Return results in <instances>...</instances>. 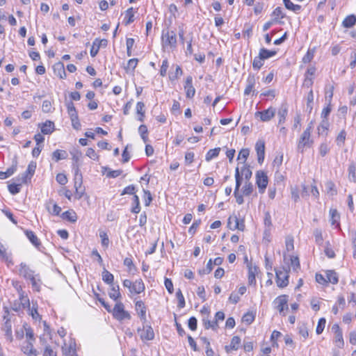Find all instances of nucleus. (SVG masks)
Returning <instances> with one entry per match:
<instances>
[{
  "label": "nucleus",
  "instance_id": "nucleus-1",
  "mask_svg": "<svg viewBox=\"0 0 356 356\" xmlns=\"http://www.w3.org/2000/svg\"><path fill=\"white\" fill-rule=\"evenodd\" d=\"M313 127V122H311L300 135L297 143L298 152L303 153L305 149L309 148L313 145L314 140L311 138Z\"/></svg>",
  "mask_w": 356,
  "mask_h": 356
},
{
  "label": "nucleus",
  "instance_id": "nucleus-2",
  "mask_svg": "<svg viewBox=\"0 0 356 356\" xmlns=\"http://www.w3.org/2000/svg\"><path fill=\"white\" fill-rule=\"evenodd\" d=\"M30 300L29 297L25 295V292L20 289L19 297L15 300L11 305L12 310L18 313L19 315L24 314V310L29 308Z\"/></svg>",
  "mask_w": 356,
  "mask_h": 356
},
{
  "label": "nucleus",
  "instance_id": "nucleus-3",
  "mask_svg": "<svg viewBox=\"0 0 356 356\" xmlns=\"http://www.w3.org/2000/svg\"><path fill=\"white\" fill-rule=\"evenodd\" d=\"M162 45L164 49H175L177 47V35L172 30H163L161 35Z\"/></svg>",
  "mask_w": 356,
  "mask_h": 356
},
{
  "label": "nucleus",
  "instance_id": "nucleus-4",
  "mask_svg": "<svg viewBox=\"0 0 356 356\" xmlns=\"http://www.w3.org/2000/svg\"><path fill=\"white\" fill-rule=\"evenodd\" d=\"M111 313L114 318L118 321L124 320H130L131 314L124 309V305L122 302H117L114 307L111 310Z\"/></svg>",
  "mask_w": 356,
  "mask_h": 356
},
{
  "label": "nucleus",
  "instance_id": "nucleus-5",
  "mask_svg": "<svg viewBox=\"0 0 356 356\" xmlns=\"http://www.w3.org/2000/svg\"><path fill=\"white\" fill-rule=\"evenodd\" d=\"M288 296L281 295L277 297L273 302L274 307L283 316H285L284 311L288 309Z\"/></svg>",
  "mask_w": 356,
  "mask_h": 356
},
{
  "label": "nucleus",
  "instance_id": "nucleus-6",
  "mask_svg": "<svg viewBox=\"0 0 356 356\" xmlns=\"http://www.w3.org/2000/svg\"><path fill=\"white\" fill-rule=\"evenodd\" d=\"M140 338L142 341H152L154 338V332L152 326L143 324V327H138L137 330Z\"/></svg>",
  "mask_w": 356,
  "mask_h": 356
},
{
  "label": "nucleus",
  "instance_id": "nucleus-7",
  "mask_svg": "<svg viewBox=\"0 0 356 356\" xmlns=\"http://www.w3.org/2000/svg\"><path fill=\"white\" fill-rule=\"evenodd\" d=\"M276 282L279 287L284 288L289 284V272L284 268L275 270Z\"/></svg>",
  "mask_w": 356,
  "mask_h": 356
},
{
  "label": "nucleus",
  "instance_id": "nucleus-8",
  "mask_svg": "<svg viewBox=\"0 0 356 356\" xmlns=\"http://www.w3.org/2000/svg\"><path fill=\"white\" fill-rule=\"evenodd\" d=\"M268 183V177L266 172L259 170L256 173V184L260 193H264Z\"/></svg>",
  "mask_w": 356,
  "mask_h": 356
},
{
  "label": "nucleus",
  "instance_id": "nucleus-9",
  "mask_svg": "<svg viewBox=\"0 0 356 356\" xmlns=\"http://www.w3.org/2000/svg\"><path fill=\"white\" fill-rule=\"evenodd\" d=\"M275 114V109L273 107H270L263 111H257L255 113V117L259 118L263 122H268L270 120Z\"/></svg>",
  "mask_w": 356,
  "mask_h": 356
},
{
  "label": "nucleus",
  "instance_id": "nucleus-10",
  "mask_svg": "<svg viewBox=\"0 0 356 356\" xmlns=\"http://www.w3.org/2000/svg\"><path fill=\"white\" fill-rule=\"evenodd\" d=\"M136 311L143 324L147 323V307L142 300H137L135 304Z\"/></svg>",
  "mask_w": 356,
  "mask_h": 356
},
{
  "label": "nucleus",
  "instance_id": "nucleus-11",
  "mask_svg": "<svg viewBox=\"0 0 356 356\" xmlns=\"http://www.w3.org/2000/svg\"><path fill=\"white\" fill-rule=\"evenodd\" d=\"M248 269V284L250 285L256 284V275L259 272V268L256 265H253L251 262L247 264Z\"/></svg>",
  "mask_w": 356,
  "mask_h": 356
},
{
  "label": "nucleus",
  "instance_id": "nucleus-12",
  "mask_svg": "<svg viewBox=\"0 0 356 356\" xmlns=\"http://www.w3.org/2000/svg\"><path fill=\"white\" fill-rule=\"evenodd\" d=\"M70 154L72 155V159L73 160L72 168L74 171L75 177H76L79 173L78 162L79 161L82 154L79 149H73L72 151H70Z\"/></svg>",
  "mask_w": 356,
  "mask_h": 356
},
{
  "label": "nucleus",
  "instance_id": "nucleus-13",
  "mask_svg": "<svg viewBox=\"0 0 356 356\" xmlns=\"http://www.w3.org/2000/svg\"><path fill=\"white\" fill-rule=\"evenodd\" d=\"M184 87L186 97L189 99L193 98L195 94V89L193 86V77L191 76H188L186 78Z\"/></svg>",
  "mask_w": 356,
  "mask_h": 356
},
{
  "label": "nucleus",
  "instance_id": "nucleus-14",
  "mask_svg": "<svg viewBox=\"0 0 356 356\" xmlns=\"http://www.w3.org/2000/svg\"><path fill=\"white\" fill-rule=\"evenodd\" d=\"M13 315H11L9 311L6 309L4 310L3 320H4V330L7 336L10 337L12 335V318Z\"/></svg>",
  "mask_w": 356,
  "mask_h": 356
},
{
  "label": "nucleus",
  "instance_id": "nucleus-15",
  "mask_svg": "<svg viewBox=\"0 0 356 356\" xmlns=\"http://www.w3.org/2000/svg\"><path fill=\"white\" fill-rule=\"evenodd\" d=\"M228 226L231 229H238L243 231L245 229V224L243 220H239L236 216L234 218L229 217L228 219Z\"/></svg>",
  "mask_w": 356,
  "mask_h": 356
},
{
  "label": "nucleus",
  "instance_id": "nucleus-16",
  "mask_svg": "<svg viewBox=\"0 0 356 356\" xmlns=\"http://www.w3.org/2000/svg\"><path fill=\"white\" fill-rule=\"evenodd\" d=\"M63 354L65 356H77L76 354V344L72 340L69 343H65L62 346Z\"/></svg>",
  "mask_w": 356,
  "mask_h": 356
},
{
  "label": "nucleus",
  "instance_id": "nucleus-17",
  "mask_svg": "<svg viewBox=\"0 0 356 356\" xmlns=\"http://www.w3.org/2000/svg\"><path fill=\"white\" fill-rule=\"evenodd\" d=\"M24 234L30 242L34 245L38 250H41L42 248L40 240L31 230H25Z\"/></svg>",
  "mask_w": 356,
  "mask_h": 356
},
{
  "label": "nucleus",
  "instance_id": "nucleus-18",
  "mask_svg": "<svg viewBox=\"0 0 356 356\" xmlns=\"http://www.w3.org/2000/svg\"><path fill=\"white\" fill-rule=\"evenodd\" d=\"M255 150L257 154L258 162L262 163L265 156V143L263 140H258L256 143Z\"/></svg>",
  "mask_w": 356,
  "mask_h": 356
},
{
  "label": "nucleus",
  "instance_id": "nucleus-19",
  "mask_svg": "<svg viewBox=\"0 0 356 356\" xmlns=\"http://www.w3.org/2000/svg\"><path fill=\"white\" fill-rule=\"evenodd\" d=\"M36 168V163L34 162H31L24 172V174L22 176V181L23 183H27L28 181H30L32 176L33 175L35 170Z\"/></svg>",
  "mask_w": 356,
  "mask_h": 356
},
{
  "label": "nucleus",
  "instance_id": "nucleus-20",
  "mask_svg": "<svg viewBox=\"0 0 356 356\" xmlns=\"http://www.w3.org/2000/svg\"><path fill=\"white\" fill-rule=\"evenodd\" d=\"M45 207L49 213L54 216H58L61 211V207L53 200H49L45 204Z\"/></svg>",
  "mask_w": 356,
  "mask_h": 356
},
{
  "label": "nucleus",
  "instance_id": "nucleus-21",
  "mask_svg": "<svg viewBox=\"0 0 356 356\" xmlns=\"http://www.w3.org/2000/svg\"><path fill=\"white\" fill-rule=\"evenodd\" d=\"M145 286L141 279L133 282L131 287L129 289L131 293L139 294L145 291Z\"/></svg>",
  "mask_w": 356,
  "mask_h": 356
},
{
  "label": "nucleus",
  "instance_id": "nucleus-22",
  "mask_svg": "<svg viewBox=\"0 0 356 356\" xmlns=\"http://www.w3.org/2000/svg\"><path fill=\"white\" fill-rule=\"evenodd\" d=\"M19 273L26 280H29L35 275L34 271L24 263H22L19 266Z\"/></svg>",
  "mask_w": 356,
  "mask_h": 356
},
{
  "label": "nucleus",
  "instance_id": "nucleus-23",
  "mask_svg": "<svg viewBox=\"0 0 356 356\" xmlns=\"http://www.w3.org/2000/svg\"><path fill=\"white\" fill-rule=\"evenodd\" d=\"M22 351L28 356H37V351L34 349L31 341H26L25 344L22 346Z\"/></svg>",
  "mask_w": 356,
  "mask_h": 356
},
{
  "label": "nucleus",
  "instance_id": "nucleus-24",
  "mask_svg": "<svg viewBox=\"0 0 356 356\" xmlns=\"http://www.w3.org/2000/svg\"><path fill=\"white\" fill-rule=\"evenodd\" d=\"M54 74L60 79H65L66 77V73L64 67V65L61 62L56 63L54 67Z\"/></svg>",
  "mask_w": 356,
  "mask_h": 356
},
{
  "label": "nucleus",
  "instance_id": "nucleus-25",
  "mask_svg": "<svg viewBox=\"0 0 356 356\" xmlns=\"http://www.w3.org/2000/svg\"><path fill=\"white\" fill-rule=\"evenodd\" d=\"M240 344L241 338L238 336H234L232 337L230 344L225 346V350L227 353H229L232 350H236L238 349Z\"/></svg>",
  "mask_w": 356,
  "mask_h": 356
},
{
  "label": "nucleus",
  "instance_id": "nucleus-26",
  "mask_svg": "<svg viewBox=\"0 0 356 356\" xmlns=\"http://www.w3.org/2000/svg\"><path fill=\"white\" fill-rule=\"evenodd\" d=\"M28 310L29 314L31 316L33 320L35 321H41V316L39 314L38 312V304L32 303V306H29V308L26 309Z\"/></svg>",
  "mask_w": 356,
  "mask_h": 356
},
{
  "label": "nucleus",
  "instance_id": "nucleus-27",
  "mask_svg": "<svg viewBox=\"0 0 356 356\" xmlns=\"http://www.w3.org/2000/svg\"><path fill=\"white\" fill-rule=\"evenodd\" d=\"M54 130V123L50 120H47L41 124V131L43 134H50Z\"/></svg>",
  "mask_w": 356,
  "mask_h": 356
},
{
  "label": "nucleus",
  "instance_id": "nucleus-28",
  "mask_svg": "<svg viewBox=\"0 0 356 356\" xmlns=\"http://www.w3.org/2000/svg\"><path fill=\"white\" fill-rule=\"evenodd\" d=\"M330 218L332 225H335L336 227L339 226L340 216L336 209H330Z\"/></svg>",
  "mask_w": 356,
  "mask_h": 356
},
{
  "label": "nucleus",
  "instance_id": "nucleus-29",
  "mask_svg": "<svg viewBox=\"0 0 356 356\" xmlns=\"http://www.w3.org/2000/svg\"><path fill=\"white\" fill-rule=\"evenodd\" d=\"M247 86L244 91V94L248 95L254 88V85L256 83V79L254 75L250 74L247 79Z\"/></svg>",
  "mask_w": 356,
  "mask_h": 356
},
{
  "label": "nucleus",
  "instance_id": "nucleus-30",
  "mask_svg": "<svg viewBox=\"0 0 356 356\" xmlns=\"http://www.w3.org/2000/svg\"><path fill=\"white\" fill-rule=\"evenodd\" d=\"M80 179L79 181H77L78 177H76V179L75 178V183H74V188H75V197L78 200L81 199L83 194H84V190L80 189L81 186V179L82 177L81 175H79Z\"/></svg>",
  "mask_w": 356,
  "mask_h": 356
},
{
  "label": "nucleus",
  "instance_id": "nucleus-31",
  "mask_svg": "<svg viewBox=\"0 0 356 356\" xmlns=\"http://www.w3.org/2000/svg\"><path fill=\"white\" fill-rule=\"evenodd\" d=\"M326 280L327 283H332L333 284H337L339 281V277L337 273L334 270H329L325 272Z\"/></svg>",
  "mask_w": 356,
  "mask_h": 356
},
{
  "label": "nucleus",
  "instance_id": "nucleus-32",
  "mask_svg": "<svg viewBox=\"0 0 356 356\" xmlns=\"http://www.w3.org/2000/svg\"><path fill=\"white\" fill-rule=\"evenodd\" d=\"M67 153L65 150L56 149L52 153V159L56 162H58L62 159H66L67 158Z\"/></svg>",
  "mask_w": 356,
  "mask_h": 356
},
{
  "label": "nucleus",
  "instance_id": "nucleus-33",
  "mask_svg": "<svg viewBox=\"0 0 356 356\" xmlns=\"http://www.w3.org/2000/svg\"><path fill=\"white\" fill-rule=\"evenodd\" d=\"M111 289L108 293L109 297L114 300H117L121 297V294L120 292V287L118 285L115 286L114 284L110 285Z\"/></svg>",
  "mask_w": 356,
  "mask_h": 356
},
{
  "label": "nucleus",
  "instance_id": "nucleus-34",
  "mask_svg": "<svg viewBox=\"0 0 356 356\" xmlns=\"http://www.w3.org/2000/svg\"><path fill=\"white\" fill-rule=\"evenodd\" d=\"M356 24V17L354 15H348L342 22L344 28H352Z\"/></svg>",
  "mask_w": 356,
  "mask_h": 356
},
{
  "label": "nucleus",
  "instance_id": "nucleus-35",
  "mask_svg": "<svg viewBox=\"0 0 356 356\" xmlns=\"http://www.w3.org/2000/svg\"><path fill=\"white\" fill-rule=\"evenodd\" d=\"M329 127V122L327 119H323L321 124L318 125L317 130L319 135H325Z\"/></svg>",
  "mask_w": 356,
  "mask_h": 356
},
{
  "label": "nucleus",
  "instance_id": "nucleus-36",
  "mask_svg": "<svg viewBox=\"0 0 356 356\" xmlns=\"http://www.w3.org/2000/svg\"><path fill=\"white\" fill-rule=\"evenodd\" d=\"M284 6L286 9L293 11L295 13H299L301 10V6L293 3L291 0H283Z\"/></svg>",
  "mask_w": 356,
  "mask_h": 356
},
{
  "label": "nucleus",
  "instance_id": "nucleus-37",
  "mask_svg": "<svg viewBox=\"0 0 356 356\" xmlns=\"http://www.w3.org/2000/svg\"><path fill=\"white\" fill-rule=\"evenodd\" d=\"M102 280L105 283H106L109 285H112V284H113L114 276L109 271H108L106 269H104V270L102 272Z\"/></svg>",
  "mask_w": 356,
  "mask_h": 356
},
{
  "label": "nucleus",
  "instance_id": "nucleus-38",
  "mask_svg": "<svg viewBox=\"0 0 356 356\" xmlns=\"http://www.w3.org/2000/svg\"><path fill=\"white\" fill-rule=\"evenodd\" d=\"M220 152V147H216L214 149H209L206 154L205 160L208 162L211 161L213 159L217 157L219 155Z\"/></svg>",
  "mask_w": 356,
  "mask_h": 356
},
{
  "label": "nucleus",
  "instance_id": "nucleus-39",
  "mask_svg": "<svg viewBox=\"0 0 356 356\" xmlns=\"http://www.w3.org/2000/svg\"><path fill=\"white\" fill-rule=\"evenodd\" d=\"M134 21V13L133 8H130L127 9L125 12V15L124 18V23L125 25H128L132 23Z\"/></svg>",
  "mask_w": 356,
  "mask_h": 356
},
{
  "label": "nucleus",
  "instance_id": "nucleus-40",
  "mask_svg": "<svg viewBox=\"0 0 356 356\" xmlns=\"http://www.w3.org/2000/svg\"><path fill=\"white\" fill-rule=\"evenodd\" d=\"M259 54L264 60H266L275 56L277 51L275 50H268L265 48H261L260 49Z\"/></svg>",
  "mask_w": 356,
  "mask_h": 356
},
{
  "label": "nucleus",
  "instance_id": "nucleus-41",
  "mask_svg": "<svg viewBox=\"0 0 356 356\" xmlns=\"http://www.w3.org/2000/svg\"><path fill=\"white\" fill-rule=\"evenodd\" d=\"M253 190H254V186L250 181H245L244 185L243 186V187L241 188L242 193L245 196H248V195H251L252 193L253 192Z\"/></svg>",
  "mask_w": 356,
  "mask_h": 356
},
{
  "label": "nucleus",
  "instance_id": "nucleus-42",
  "mask_svg": "<svg viewBox=\"0 0 356 356\" xmlns=\"http://www.w3.org/2000/svg\"><path fill=\"white\" fill-rule=\"evenodd\" d=\"M62 218L72 222H74L77 220L76 213L72 210L63 212L62 214Z\"/></svg>",
  "mask_w": 356,
  "mask_h": 356
},
{
  "label": "nucleus",
  "instance_id": "nucleus-43",
  "mask_svg": "<svg viewBox=\"0 0 356 356\" xmlns=\"http://www.w3.org/2000/svg\"><path fill=\"white\" fill-rule=\"evenodd\" d=\"M240 174H241V176H242V177H244V179L247 181H250L251 177H252V175L250 167L248 166L247 165H243V166L241 169Z\"/></svg>",
  "mask_w": 356,
  "mask_h": 356
},
{
  "label": "nucleus",
  "instance_id": "nucleus-44",
  "mask_svg": "<svg viewBox=\"0 0 356 356\" xmlns=\"http://www.w3.org/2000/svg\"><path fill=\"white\" fill-rule=\"evenodd\" d=\"M31 281L32 288L33 290L36 291H40L41 287V281L38 275H34L32 277L29 279Z\"/></svg>",
  "mask_w": 356,
  "mask_h": 356
},
{
  "label": "nucleus",
  "instance_id": "nucleus-45",
  "mask_svg": "<svg viewBox=\"0 0 356 356\" xmlns=\"http://www.w3.org/2000/svg\"><path fill=\"white\" fill-rule=\"evenodd\" d=\"M203 325L205 329H212L213 330H217L218 327V323L215 321H211L207 318L202 320Z\"/></svg>",
  "mask_w": 356,
  "mask_h": 356
},
{
  "label": "nucleus",
  "instance_id": "nucleus-46",
  "mask_svg": "<svg viewBox=\"0 0 356 356\" xmlns=\"http://www.w3.org/2000/svg\"><path fill=\"white\" fill-rule=\"evenodd\" d=\"M264 59L259 54L257 56L254 57L252 62V67L254 70H259L261 67L264 65Z\"/></svg>",
  "mask_w": 356,
  "mask_h": 356
},
{
  "label": "nucleus",
  "instance_id": "nucleus-47",
  "mask_svg": "<svg viewBox=\"0 0 356 356\" xmlns=\"http://www.w3.org/2000/svg\"><path fill=\"white\" fill-rule=\"evenodd\" d=\"M249 154H250V151L248 149H241V151L238 153L237 159L238 161H240L242 163H243V165H246L245 161H246L247 158L248 157Z\"/></svg>",
  "mask_w": 356,
  "mask_h": 356
},
{
  "label": "nucleus",
  "instance_id": "nucleus-48",
  "mask_svg": "<svg viewBox=\"0 0 356 356\" xmlns=\"http://www.w3.org/2000/svg\"><path fill=\"white\" fill-rule=\"evenodd\" d=\"M144 108H145V104L143 102H138L136 104V112L140 115L138 118V120L140 122L143 121V118L145 116Z\"/></svg>",
  "mask_w": 356,
  "mask_h": 356
},
{
  "label": "nucleus",
  "instance_id": "nucleus-49",
  "mask_svg": "<svg viewBox=\"0 0 356 356\" xmlns=\"http://www.w3.org/2000/svg\"><path fill=\"white\" fill-rule=\"evenodd\" d=\"M102 42V41H100L97 39H96L93 42L92 47L90 49V56L92 57H95L98 54Z\"/></svg>",
  "mask_w": 356,
  "mask_h": 356
},
{
  "label": "nucleus",
  "instance_id": "nucleus-50",
  "mask_svg": "<svg viewBox=\"0 0 356 356\" xmlns=\"http://www.w3.org/2000/svg\"><path fill=\"white\" fill-rule=\"evenodd\" d=\"M294 240L292 236H287L285 238L286 250L289 252L294 249Z\"/></svg>",
  "mask_w": 356,
  "mask_h": 356
},
{
  "label": "nucleus",
  "instance_id": "nucleus-51",
  "mask_svg": "<svg viewBox=\"0 0 356 356\" xmlns=\"http://www.w3.org/2000/svg\"><path fill=\"white\" fill-rule=\"evenodd\" d=\"M348 177L351 181H356V165L352 163L348 167Z\"/></svg>",
  "mask_w": 356,
  "mask_h": 356
},
{
  "label": "nucleus",
  "instance_id": "nucleus-52",
  "mask_svg": "<svg viewBox=\"0 0 356 356\" xmlns=\"http://www.w3.org/2000/svg\"><path fill=\"white\" fill-rule=\"evenodd\" d=\"M290 266L294 271H297L300 268L299 259L298 257L290 256Z\"/></svg>",
  "mask_w": 356,
  "mask_h": 356
},
{
  "label": "nucleus",
  "instance_id": "nucleus-53",
  "mask_svg": "<svg viewBox=\"0 0 356 356\" xmlns=\"http://www.w3.org/2000/svg\"><path fill=\"white\" fill-rule=\"evenodd\" d=\"M138 132L145 143L148 140L147 128L145 125L142 124L138 128Z\"/></svg>",
  "mask_w": 356,
  "mask_h": 356
},
{
  "label": "nucleus",
  "instance_id": "nucleus-54",
  "mask_svg": "<svg viewBox=\"0 0 356 356\" xmlns=\"http://www.w3.org/2000/svg\"><path fill=\"white\" fill-rule=\"evenodd\" d=\"M235 179H236V186H235L234 191H239V188L241 185L243 177H242V176H241L238 167H237L235 170Z\"/></svg>",
  "mask_w": 356,
  "mask_h": 356
},
{
  "label": "nucleus",
  "instance_id": "nucleus-55",
  "mask_svg": "<svg viewBox=\"0 0 356 356\" xmlns=\"http://www.w3.org/2000/svg\"><path fill=\"white\" fill-rule=\"evenodd\" d=\"M325 188H326L327 193L329 195L333 196L337 194V190L335 188V185L332 181H327L325 184Z\"/></svg>",
  "mask_w": 356,
  "mask_h": 356
},
{
  "label": "nucleus",
  "instance_id": "nucleus-56",
  "mask_svg": "<svg viewBox=\"0 0 356 356\" xmlns=\"http://www.w3.org/2000/svg\"><path fill=\"white\" fill-rule=\"evenodd\" d=\"M134 207L131 209V212L134 213H138L140 211V201L139 197L138 195H134V200H133Z\"/></svg>",
  "mask_w": 356,
  "mask_h": 356
},
{
  "label": "nucleus",
  "instance_id": "nucleus-57",
  "mask_svg": "<svg viewBox=\"0 0 356 356\" xmlns=\"http://www.w3.org/2000/svg\"><path fill=\"white\" fill-rule=\"evenodd\" d=\"M334 343L335 345L341 348L343 347V345H344V341H343V334L342 332H340V333H337V334H335V337H334Z\"/></svg>",
  "mask_w": 356,
  "mask_h": 356
},
{
  "label": "nucleus",
  "instance_id": "nucleus-58",
  "mask_svg": "<svg viewBox=\"0 0 356 356\" xmlns=\"http://www.w3.org/2000/svg\"><path fill=\"white\" fill-rule=\"evenodd\" d=\"M325 323H326V320L325 318H321L318 320L317 327L316 329V332L317 334H320L323 332V330L325 329Z\"/></svg>",
  "mask_w": 356,
  "mask_h": 356
},
{
  "label": "nucleus",
  "instance_id": "nucleus-59",
  "mask_svg": "<svg viewBox=\"0 0 356 356\" xmlns=\"http://www.w3.org/2000/svg\"><path fill=\"white\" fill-rule=\"evenodd\" d=\"M176 297L178 299V307L179 308H184L185 307V299L182 294V292L180 289H179L176 292Z\"/></svg>",
  "mask_w": 356,
  "mask_h": 356
},
{
  "label": "nucleus",
  "instance_id": "nucleus-60",
  "mask_svg": "<svg viewBox=\"0 0 356 356\" xmlns=\"http://www.w3.org/2000/svg\"><path fill=\"white\" fill-rule=\"evenodd\" d=\"M287 115V109L286 108H281L278 111V117H279V124H283L285 122L286 117Z\"/></svg>",
  "mask_w": 356,
  "mask_h": 356
},
{
  "label": "nucleus",
  "instance_id": "nucleus-61",
  "mask_svg": "<svg viewBox=\"0 0 356 356\" xmlns=\"http://www.w3.org/2000/svg\"><path fill=\"white\" fill-rule=\"evenodd\" d=\"M319 154L321 156H325L330 151L329 145L327 143H321L319 146Z\"/></svg>",
  "mask_w": 356,
  "mask_h": 356
},
{
  "label": "nucleus",
  "instance_id": "nucleus-62",
  "mask_svg": "<svg viewBox=\"0 0 356 356\" xmlns=\"http://www.w3.org/2000/svg\"><path fill=\"white\" fill-rule=\"evenodd\" d=\"M21 190L20 184H12L8 186V191L12 195H16L19 193Z\"/></svg>",
  "mask_w": 356,
  "mask_h": 356
},
{
  "label": "nucleus",
  "instance_id": "nucleus-63",
  "mask_svg": "<svg viewBox=\"0 0 356 356\" xmlns=\"http://www.w3.org/2000/svg\"><path fill=\"white\" fill-rule=\"evenodd\" d=\"M99 236L102 240V246L107 248L109 245V238L107 234L104 232H101L99 233Z\"/></svg>",
  "mask_w": 356,
  "mask_h": 356
},
{
  "label": "nucleus",
  "instance_id": "nucleus-64",
  "mask_svg": "<svg viewBox=\"0 0 356 356\" xmlns=\"http://www.w3.org/2000/svg\"><path fill=\"white\" fill-rule=\"evenodd\" d=\"M43 356H57V354L49 345H47L44 348Z\"/></svg>",
  "mask_w": 356,
  "mask_h": 356
}]
</instances>
